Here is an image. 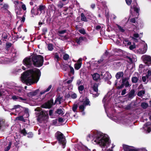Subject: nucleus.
I'll return each instance as SVG.
<instances>
[{
  "label": "nucleus",
  "instance_id": "nucleus-59",
  "mask_svg": "<svg viewBox=\"0 0 151 151\" xmlns=\"http://www.w3.org/2000/svg\"><path fill=\"white\" fill-rule=\"evenodd\" d=\"M65 120L64 118H60L58 119V121L60 122H63L65 121Z\"/></svg>",
  "mask_w": 151,
  "mask_h": 151
},
{
  "label": "nucleus",
  "instance_id": "nucleus-6",
  "mask_svg": "<svg viewBox=\"0 0 151 151\" xmlns=\"http://www.w3.org/2000/svg\"><path fill=\"white\" fill-rule=\"evenodd\" d=\"M23 62L24 64L28 68H30L33 65L32 57L26 58L23 60Z\"/></svg>",
  "mask_w": 151,
  "mask_h": 151
},
{
  "label": "nucleus",
  "instance_id": "nucleus-41",
  "mask_svg": "<svg viewBox=\"0 0 151 151\" xmlns=\"http://www.w3.org/2000/svg\"><path fill=\"white\" fill-rule=\"evenodd\" d=\"M64 5L63 3L61 1H60L57 4V6L58 8L61 9L63 7Z\"/></svg>",
  "mask_w": 151,
  "mask_h": 151
},
{
  "label": "nucleus",
  "instance_id": "nucleus-10",
  "mask_svg": "<svg viewBox=\"0 0 151 151\" xmlns=\"http://www.w3.org/2000/svg\"><path fill=\"white\" fill-rule=\"evenodd\" d=\"M123 148L124 151H139V149L126 145H123Z\"/></svg>",
  "mask_w": 151,
  "mask_h": 151
},
{
  "label": "nucleus",
  "instance_id": "nucleus-40",
  "mask_svg": "<svg viewBox=\"0 0 151 151\" xmlns=\"http://www.w3.org/2000/svg\"><path fill=\"white\" fill-rule=\"evenodd\" d=\"M49 8L51 11L55 12L56 10V7L52 4H50L49 6Z\"/></svg>",
  "mask_w": 151,
  "mask_h": 151
},
{
  "label": "nucleus",
  "instance_id": "nucleus-29",
  "mask_svg": "<svg viewBox=\"0 0 151 151\" xmlns=\"http://www.w3.org/2000/svg\"><path fill=\"white\" fill-rule=\"evenodd\" d=\"M114 119H115V121L117 122V123H122V124H125L126 123L125 122H126V119H117L116 120L115 118H114Z\"/></svg>",
  "mask_w": 151,
  "mask_h": 151
},
{
  "label": "nucleus",
  "instance_id": "nucleus-18",
  "mask_svg": "<svg viewBox=\"0 0 151 151\" xmlns=\"http://www.w3.org/2000/svg\"><path fill=\"white\" fill-rule=\"evenodd\" d=\"M147 49V44L144 45L143 46V48L139 49L138 50V52L141 54H143L145 53Z\"/></svg>",
  "mask_w": 151,
  "mask_h": 151
},
{
  "label": "nucleus",
  "instance_id": "nucleus-23",
  "mask_svg": "<svg viewBox=\"0 0 151 151\" xmlns=\"http://www.w3.org/2000/svg\"><path fill=\"white\" fill-rule=\"evenodd\" d=\"M39 90H37L35 91L29 92L27 93V96L29 97H32L36 95L39 92Z\"/></svg>",
  "mask_w": 151,
  "mask_h": 151
},
{
  "label": "nucleus",
  "instance_id": "nucleus-35",
  "mask_svg": "<svg viewBox=\"0 0 151 151\" xmlns=\"http://www.w3.org/2000/svg\"><path fill=\"white\" fill-rule=\"evenodd\" d=\"M124 75L123 72H120L117 73L116 75V77L117 79L120 78L121 77H122Z\"/></svg>",
  "mask_w": 151,
  "mask_h": 151
},
{
  "label": "nucleus",
  "instance_id": "nucleus-32",
  "mask_svg": "<svg viewBox=\"0 0 151 151\" xmlns=\"http://www.w3.org/2000/svg\"><path fill=\"white\" fill-rule=\"evenodd\" d=\"M83 37H79L78 38H76L75 41L77 44H80L81 42L83 40Z\"/></svg>",
  "mask_w": 151,
  "mask_h": 151
},
{
  "label": "nucleus",
  "instance_id": "nucleus-27",
  "mask_svg": "<svg viewBox=\"0 0 151 151\" xmlns=\"http://www.w3.org/2000/svg\"><path fill=\"white\" fill-rule=\"evenodd\" d=\"M9 8V6L7 4H5L1 8V10L3 12H5L8 11V9Z\"/></svg>",
  "mask_w": 151,
  "mask_h": 151
},
{
  "label": "nucleus",
  "instance_id": "nucleus-42",
  "mask_svg": "<svg viewBox=\"0 0 151 151\" xmlns=\"http://www.w3.org/2000/svg\"><path fill=\"white\" fill-rule=\"evenodd\" d=\"M84 88V87L83 85H80L78 86V90L80 93L81 94L83 93Z\"/></svg>",
  "mask_w": 151,
  "mask_h": 151
},
{
  "label": "nucleus",
  "instance_id": "nucleus-24",
  "mask_svg": "<svg viewBox=\"0 0 151 151\" xmlns=\"http://www.w3.org/2000/svg\"><path fill=\"white\" fill-rule=\"evenodd\" d=\"M127 78H125L122 80V83L126 87L130 86L131 85L129 84Z\"/></svg>",
  "mask_w": 151,
  "mask_h": 151
},
{
  "label": "nucleus",
  "instance_id": "nucleus-45",
  "mask_svg": "<svg viewBox=\"0 0 151 151\" xmlns=\"http://www.w3.org/2000/svg\"><path fill=\"white\" fill-rule=\"evenodd\" d=\"M138 79L139 78L137 77H133L132 78V82L133 83H136L137 82L138 80Z\"/></svg>",
  "mask_w": 151,
  "mask_h": 151
},
{
  "label": "nucleus",
  "instance_id": "nucleus-20",
  "mask_svg": "<svg viewBox=\"0 0 151 151\" xmlns=\"http://www.w3.org/2000/svg\"><path fill=\"white\" fill-rule=\"evenodd\" d=\"M82 58H79L78 60L77 63L75 64L74 67L76 69L78 70L80 68L82 64Z\"/></svg>",
  "mask_w": 151,
  "mask_h": 151
},
{
  "label": "nucleus",
  "instance_id": "nucleus-56",
  "mask_svg": "<svg viewBox=\"0 0 151 151\" xmlns=\"http://www.w3.org/2000/svg\"><path fill=\"white\" fill-rule=\"evenodd\" d=\"M61 37V39L62 40H66L68 39V37L66 35L65 36H61L60 35H59Z\"/></svg>",
  "mask_w": 151,
  "mask_h": 151
},
{
  "label": "nucleus",
  "instance_id": "nucleus-50",
  "mask_svg": "<svg viewBox=\"0 0 151 151\" xmlns=\"http://www.w3.org/2000/svg\"><path fill=\"white\" fill-rule=\"evenodd\" d=\"M146 76L147 78H149V77L151 76V70L150 69H148L147 73L146 74Z\"/></svg>",
  "mask_w": 151,
  "mask_h": 151
},
{
  "label": "nucleus",
  "instance_id": "nucleus-19",
  "mask_svg": "<svg viewBox=\"0 0 151 151\" xmlns=\"http://www.w3.org/2000/svg\"><path fill=\"white\" fill-rule=\"evenodd\" d=\"M46 8L45 5H40L37 7L38 12L37 14H39L40 15L43 12H44L45 9Z\"/></svg>",
  "mask_w": 151,
  "mask_h": 151
},
{
  "label": "nucleus",
  "instance_id": "nucleus-30",
  "mask_svg": "<svg viewBox=\"0 0 151 151\" xmlns=\"http://www.w3.org/2000/svg\"><path fill=\"white\" fill-rule=\"evenodd\" d=\"M64 109L62 108H59L56 111V113L59 115H63L64 113Z\"/></svg>",
  "mask_w": 151,
  "mask_h": 151
},
{
  "label": "nucleus",
  "instance_id": "nucleus-64",
  "mask_svg": "<svg viewBox=\"0 0 151 151\" xmlns=\"http://www.w3.org/2000/svg\"><path fill=\"white\" fill-rule=\"evenodd\" d=\"M96 6V4L95 3H92L90 5L91 8L92 9H94Z\"/></svg>",
  "mask_w": 151,
  "mask_h": 151
},
{
  "label": "nucleus",
  "instance_id": "nucleus-52",
  "mask_svg": "<svg viewBox=\"0 0 151 151\" xmlns=\"http://www.w3.org/2000/svg\"><path fill=\"white\" fill-rule=\"evenodd\" d=\"M144 91L142 90L138 92L137 95L140 97H142V96L145 94Z\"/></svg>",
  "mask_w": 151,
  "mask_h": 151
},
{
  "label": "nucleus",
  "instance_id": "nucleus-58",
  "mask_svg": "<svg viewBox=\"0 0 151 151\" xmlns=\"http://www.w3.org/2000/svg\"><path fill=\"white\" fill-rule=\"evenodd\" d=\"M77 95L75 93H73L71 95V98L75 99L77 97Z\"/></svg>",
  "mask_w": 151,
  "mask_h": 151
},
{
  "label": "nucleus",
  "instance_id": "nucleus-17",
  "mask_svg": "<svg viewBox=\"0 0 151 151\" xmlns=\"http://www.w3.org/2000/svg\"><path fill=\"white\" fill-rule=\"evenodd\" d=\"M150 124V123L147 122L146 123L144 126L143 129L145 130V132L146 133H149L151 131V128L149 126Z\"/></svg>",
  "mask_w": 151,
  "mask_h": 151
},
{
  "label": "nucleus",
  "instance_id": "nucleus-44",
  "mask_svg": "<svg viewBox=\"0 0 151 151\" xmlns=\"http://www.w3.org/2000/svg\"><path fill=\"white\" fill-rule=\"evenodd\" d=\"M16 120L21 121L24 122H25V119H24L23 116H19L17 117L16 118Z\"/></svg>",
  "mask_w": 151,
  "mask_h": 151
},
{
  "label": "nucleus",
  "instance_id": "nucleus-2",
  "mask_svg": "<svg viewBox=\"0 0 151 151\" xmlns=\"http://www.w3.org/2000/svg\"><path fill=\"white\" fill-rule=\"evenodd\" d=\"M93 143L99 144L102 148V151H112L114 146L110 147L111 141L108 135L102 133H98L92 140Z\"/></svg>",
  "mask_w": 151,
  "mask_h": 151
},
{
  "label": "nucleus",
  "instance_id": "nucleus-31",
  "mask_svg": "<svg viewBox=\"0 0 151 151\" xmlns=\"http://www.w3.org/2000/svg\"><path fill=\"white\" fill-rule=\"evenodd\" d=\"M135 91L134 90H131L128 94V96L129 98H132L134 96Z\"/></svg>",
  "mask_w": 151,
  "mask_h": 151
},
{
  "label": "nucleus",
  "instance_id": "nucleus-63",
  "mask_svg": "<svg viewBox=\"0 0 151 151\" xmlns=\"http://www.w3.org/2000/svg\"><path fill=\"white\" fill-rule=\"evenodd\" d=\"M79 32L83 34H85V31L84 29H81L79 30Z\"/></svg>",
  "mask_w": 151,
  "mask_h": 151
},
{
  "label": "nucleus",
  "instance_id": "nucleus-8",
  "mask_svg": "<svg viewBox=\"0 0 151 151\" xmlns=\"http://www.w3.org/2000/svg\"><path fill=\"white\" fill-rule=\"evenodd\" d=\"M14 3L15 5V7L16 9L18 8V7L21 6L22 9L24 11L26 10V7L25 4H23L22 2L19 1H14Z\"/></svg>",
  "mask_w": 151,
  "mask_h": 151
},
{
  "label": "nucleus",
  "instance_id": "nucleus-12",
  "mask_svg": "<svg viewBox=\"0 0 151 151\" xmlns=\"http://www.w3.org/2000/svg\"><path fill=\"white\" fill-rule=\"evenodd\" d=\"M53 104V100H50L44 104L42 105V107L45 108H50Z\"/></svg>",
  "mask_w": 151,
  "mask_h": 151
},
{
  "label": "nucleus",
  "instance_id": "nucleus-55",
  "mask_svg": "<svg viewBox=\"0 0 151 151\" xmlns=\"http://www.w3.org/2000/svg\"><path fill=\"white\" fill-rule=\"evenodd\" d=\"M134 38H138L139 37V35L138 33H134L133 34Z\"/></svg>",
  "mask_w": 151,
  "mask_h": 151
},
{
  "label": "nucleus",
  "instance_id": "nucleus-57",
  "mask_svg": "<svg viewBox=\"0 0 151 151\" xmlns=\"http://www.w3.org/2000/svg\"><path fill=\"white\" fill-rule=\"evenodd\" d=\"M21 132L22 134H23L24 135H26L27 134V132L25 129H23L21 130Z\"/></svg>",
  "mask_w": 151,
  "mask_h": 151
},
{
  "label": "nucleus",
  "instance_id": "nucleus-3",
  "mask_svg": "<svg viewBox=\"0 0 151 151\" xmlns=\"http://www.w3.org/2000/svg\"><path fill=\"white\" fill-rule=\"evenodd\" d=\"M33 65L37 67L42 66L44 61L43 57L41 55H37L32 57Z\"/></svg>",
  "mask_w": 151,
  "mask_h": 151
},
{
  "label": "nucleus",
  "instance_id": "nucleus-9",
  "mask_svg": "<svg viewBox=\"0 0 151 151\" xmlns=\"http://www.w3.org/2000/svg\"><path fill=\"white\" fill-rule=\"evenodd\" d=\"M142 58L146 64L148 66L151 65V57L147 55H143Z\"/></svg>",
  "mask_w": 151,
  "mask_h": 151
},
{
  "label": "nucleus",
  "instance_id": "nucleus-34",
  "mask_svg": "<svg viewBox=\"0 0 151 151\" xmlns=\"http://www.w3.org/2000/svg\"><path fill=\"white\" fill-rule=\"evenodd\" d=\"M135 56H132L131 55L130 56H128L127 58L129 60L130 62H132L133 61H136V59H135Z\"/></svg>",
  "mask_w": 151,
  "mask_h": 151
},
{
  "label": "nucleus",
  "instance_id": "nucleus-16",
  "mask_svg": "<svg viewBox=\"0 0 151 151\" xmlns=\"http://www.w3.org/2000/svg\"><path fill=\"white\" fill-rule=\"evenodd\" d=\"M131 8L132 9H134V11L137 13V15H139V7L137 5L136 2H135L134 4L133 5H132L131 6Z\"/></svg>",
  "mask_w": 151,
  "mask_h": 151
},
{
  "label": "nucleus",
  "instance_id": "nucleus-7",
  "mask_svg": "<svg viewBox=\"0 0 151 151\" xmlns=\"http://www.w3.org/2000/svg\"><path fill=\"white\" fill-rule=\"evenodd\" d=\"M98 85L97 84H94L91 87L90 91V93L93 94V97H97L99 93H98Z\"/></svg>",
  "mask_w": 151,
  "mask_h": 151
},
{
  "label": "nucleus",
  "instance_id": "nucleus-49",
  "mask_svg": "<svg viewBox=\"0 0 151 151\" xmlns=\"http://www.w3.org/2000/svg\"><path fill=\"white\" fill-rule=\"evenodd\" d=\"M4 121L0 119V129L4 126Z\"/></svg>",
  "mask_w": 151,
  "mask_h": 151
},
{
  "label": "nucleus",
  "instance_id": "nucleus-26",
  "mask_svg": "<svg viewBox=\"0 0 151 151\" xmlns=\"http://www.w3.org/2000/svg\"><path fill=\"white\" fill-rule=\"evenodd\" d=\"M92 76L93 79L95 81H98L100 79V75L98 73H94Z\"/></svg>",
  "mask_w": 151,
  "mask_h": 151
},
{
  "label": "nucleus",
  "instance_id": "nucleus-62",
  "mask_svg": "<svg viewBox=\"0 0 151 151\" xmlns=\"http://www.w3.org/2000/svg\"><path fill=\"white\" fill-rule=\"evenodd\" d=\"M135 47L136 46L134 45H131L129 47V49L131 50H132L135 48Z\"/></svg>",
  "mask_w": 151,
  "mask_h": 151
},
{
  "label": "nucleus",
  "instance_id": "nucleus-39",
  "mask_svg": "<svg viewBox=\"0 0 151 151\" xmlns=\"http://www.w3.org/2000/svg\"><path fill=\"white\" fill-rule=\"evenodd\" d=\"M90 101L87 98H86L83 100V104L86 106V105L89 104Z\"/></svg>",
  "mask_w": 151,
  "mask_h": 151
},
{
  "label": "nucleus",
  "instance_id": "nucleus-28",
  "mask_svg": "<svg viewBox=\"0 0 151 151\" xmlns=\"http://www.w3.org/2000/svg\"><path fill=\"white\" fill-rule=\"evenodd\" d=\"M12 145V142H11L6 144V147L4 148V151H8L9 150L11 147Z\"/></svg>",
  "mask_w": 151,
  "mask_h": 151
},
{
  "label": "nucleus",
  "instance_id": "nucleus-48",
  "mask_svg": "<svg viewBox=\"0 0 151 151\" xmlns=\"http://www.w3.org/2000/svg\"><path fill=\"white\" fill-rule=\"evenodd\" d=\"M148 106V104L147 103L145 102L142 103L141 104L142 107L144 109H146Z\"/></svg>",
  "mask_w": 151,
  "mask_h": 151
},
{
  "label": "nucleus",
  "instance_id": "nucleus-60",
  "mask_svg": "<svg viewBox=\"0 0 151 151\" xmlns=\"http://www.w3.org/2000/svg\"><path fill=\"white\" fill-rule=\"evenodd\" d=\"M127 4L128 5H130L132 3V0H125Z\"/></svg>",
  "mask_w": 151,
  "mask_h": 151
},
{
  "label": "nucleus",
  "instance_id": "nucleus-53",
  "mask_svg": "<svg viewBox=\"0 0 151 151\" xmlns=\"http://www.w3.org/2000/svg\"><path fill=\"white\" fill-rule=\"evenodd\" d=\"M55 103L57 104H61V99L58 98L56 99L55 100Z\"/></svg>",
  "mask_w": 151,
  "mask_h": 151
},
{
  "label": "nucleus",
  "instance_id": "nucleus-47",
  "mask_svg": "<svg viewBox=\"0 0 151 151\" xmlns=\"http://www.w3.org/2000/svg\"><path fill=\"white\" fill-rule=\"evenodd\" d=\"M47 48L48 50L52 51L53 49V46L52 44H50L48 45Z\"/></svg>",
  "mask_w": 151,
  "mask_h": 151
},
{
  "label": "nucleus",
  "instance_id": "nucleus-54",
  "mask_svg": "<svg viewBox=\"0 0 151 151\" xmlns=\"http://www.w3.org/2000/svg\"><path fill=\"white\" fill-rule=\"evenodd\" d=\"M78 106L76 105H74L73 106L72 108V109L73 111L74 112H76V109L77 108Z\"/></svg>",
  "mask_w": 151,
  "mask_h": 151
},
{
  "label": "nucleus",
  "instance_id": "nucleus-46",
  "mask_svg": "<svg viewBox=\"0 0 151 151\" xmlns=\"http://www.w3.org/2000/svg\"><path fill=\"white\" fill-rule=\"evenodd\" d=\"M63 58L64 60H67L69 59V55L65 53L63 55Z\"/></svg>",
  "mask_w": 151,
  "mask_h": 151
},
{
  "label": "nucleus",
  "instance_id": "nucleus-37",
  "mask_svg": "<svg viewBox=\"0 0 151 151\" xmlns=\"http://www.w3.org/2000/svg\"><path fill=\"white\" fill-rule=\"evenodd\" d=\"M52 87V86L51 85L49 86L48 87L47 89H46L45 90H43V91H41L40 92V94L42 95L43 94H44L46 92L49 91H50V90L51 89V88Z\"/></svg>",
  "mask_w": 151,
  "mask_h": 151
},
{
  "label": "nucleus",
  "instance_id": "nucleus-51",
  "mask_svg": "<svg viewBox=\"0 0 151 151\" xmlns=\"http://www.w3.org/2000/svg\"><path fill=\"white\" fill-rule=\"evenodd\" d=\"M117 26L119 31L120 32H123L124 31V29H123V27H122L121 26L118 24H117Z\"/></svg>",
  "mask_w": 151,
  "mask_h": 151
},
{
  "label": "nucleus",
  "instance_id": "nucleus-1",
  "mask_svg": "<svg viewBox=\"0 0 151 151\" xmlns=\"http://www.w3.org/2000/svg\"><path fill=\"white\" fill-rule=\"evenodd\" d=\"M40 76V70L37 68H34L24 72L21 76V81L27 85L37 82Z\"/></svg>",
  "mask_w": 151,
  "mask_h": 151
},
{
  "label": "nucleus",
  "instance_id": "nucleus-22",
  "mask_svg": "<svg viewBox=\"0 0 151 151\" xmlns=\"http://www.w3.org/2000/svg\"><path fill=\"white\" fill-rule=\"evenodd\" d=\"M12 99L14 100L19 101H23L26 100V98H23L18 96H12Z\"/></svg>",
  "mask_w": 151,
  "mask_h": 151
},
{
  "label": "nucleus",
  "instance_id": "nucleus-11",
  "mask_svg": "<svg viewBox=\"0 0 151 151\" xmlns=\"http://www.w3.org/2000/svg\"><path fill=\"white\" fill-rule=\"evenodd\" d=\"M102 60H100L98 61H95L94 62L91 63V68L92 70L96 69L99 66V64L101 63L100 62L102 61Z\"/></svg>",
  "mask_w": 151,
  "mask_h": 151
},
{
  "label": "nucleus",
  "instance_id": "nucleus-15",
  "mask_svg": "<svg viewBox=\"0 0 151 151\" xmlns=\"http://www.w3.org/2000/svg\"><path fill=\"white\" fill-rule=\"evenodd\" d=\"M101 75L102 76H103L105 80H109L111 78V75L108 72H106L104 74V72H101Z\"/></svg>",
  "mask_w": 151,
  "mask_h": 151
},
{
  "label": "nucleus",
  "instance_id": "nucleus-13",
  "mask_svg": "<svg viewBox=\"0 0 151 151\" xmlns=\"http://www.w3.org/2000/svg\"><path fill=\"white\" fill-rule=\"evenodd\" d=\"M111 98L108 95H106L103 98L102 101L103 104H104V107L105 109L106 112V110L105 105H106L107 103L110 100Z\"/></svg>",
  "mask_w": 151,
  "mask_h": 151
},
{
  "label": "nucleus",
  "instance_id": "nucleus-4",
  "mask_svg": "<svg viewBox=\"0 0 151 151\" xmlns=\"http://www.w3.org/2000/svg\"><path fill=\"white\" fill-rule=\"evenodd\" d=\"M55 136L58 143L62 144V147L64 148L65 147L66 141L65 137L64 135L60 132L58 131L55 134Z\"/></svg>",
  "mask_w": 151,
  "mask_h": 151
},
{
  "label": "nucleus",
  "instance_id": "nucleus-5",
  "mask_svg": "<svg viewBox=\"0 0 151 151\" xmlns=\"http://www.w3.org/2000/svg\"><path fill=\"white\" fill-rule=\"evenodd\" d=\"M48 118V111L42 110L40 112V115L39 116L37 119L39 121L41 122L42 121H47Z\"/></svg>",
  "mask_w": 151,
  "mask_h": 151
},
{
  "label": "nucleus",
  "instance_id": "nucleus-61",
  "mask_svg": "<svg viewBox=\"0 0 151 151\" xmlns=\"http://www.w3.org/2000/svg\"><path fill=\"white\" fill-rule=\"evenodd\" d=\"M86 107L83 104L79 106V109L83 111L84 109L85 108V107Z\"/></svg>",
  "mask_w": 151,
  "mask_h": 151
},
{
  "label": "nucleus",
  "instance_id": "nucleus-33",
  "mask_svg": "<svg viewBox=\"0 0 151 151\" xmlns=\"http://www.w3.org/2000/svg\"><path fill=\"white\" fill-rule=\"evenodd\" d=\"M123 43L125 46H127L130 45L131 44V42L129 41L128 39H124L123 40Z\"/></svg>",
  "mask_w": 151,
  "mask_h": 151
},
{
  "label": "nucleus",
  "instance_id": "nucleus-14",
  "mask_svg": "<svg viewBox=\"0 0 151 151\" xmlns=\"http://www.w3.org/2000/svg\"><path fill=\"white\" fill-rule=\"evenodd\" d=\"M62 54H64L62 51H61L60 52L56 53L54 55V58L55 60L57 62L60 59V57L62 56Z\"/></svg>",
  "mask_w": 151,
  "mask_h": 151
},
{
  "label": "nucleus",
  "instance_id": "nucleus-36",
  "mask_svg": "<svg viewBox=\"0 0 151 151\" xmlns=\"http://www.w3.org/2000/svg\"><path fill=\"white\" fill-rule=\"evenodd\" d=\"M81 20L82 21L85 22H87L88 21L87 19L86 18L83 13H82L81 14Z\"/></svg>",
  "mask_w": 151,
  "mask_h": 151
},
{
  "label": "nucleus",
  "instance_id": "nucleus-21",
  "mask_svg": "<svg viewBox=\"0 0 151 151\" xmlns=\"http://www.w3.org/2000/svg\"><path fill=\"white\" fill-rule=\"evenodd\" d=\"M22 109V107L18 105L14 106V107L12 110H15L16 113L19 114L21 112Z\"/></svg>",
  "mask_w": 151,
  "mask_h": 151
},
{
  "label": "nucleus",
  "instance_id": "nucleus-43",
  "mask_svg": "<svg viewBox=\"0 0 151 151\" xmlns=\"http://www.w3.org/2000/svg\"><path fill=\"white\" fill-rule=\"evenodd\" d=\"M148 78L146 76H143L142 77V80L144 84H146L148 82V80L147 79Z\"/></svg>",
  "mask_w": 151,
  "mask_h": 151
},
{
  "label": "nucleus",
  "instance_id": "nucleus-38",
  "mask_svg": "<svg viewBox=\"0 0 151 151\" xmlns=\"http://www.w3.org/2000/svg\"><path fill=\"white\" fill-rule=\"evenodd\" d=\"M15 90H16V91H15V93H17L18 94L20 95L19 94V93L21 92L22 91V89L20 87H17L15 88Z\"/></svg>",
  "mask_w": 151,
  "mask_h": 151
},
{
  "label": "nucleus",
  "instance_id": "nucleus-25",
  "mask_svg": "<svg viewBox=\"0 0 151 151\" xmlns=\"http://www.w3.org/2000/svg\"><path fill=\"white\" fill-rule=\"evenodd\" d=\"M37 7L36 6H35L31 10V12L33 15H39V14H37L38 12Z\"/></svg>",
  "mask_w": 151,
  "mask_h": 151
}]
</instances>
